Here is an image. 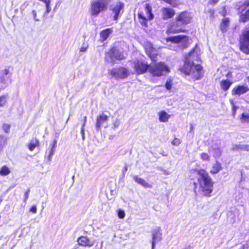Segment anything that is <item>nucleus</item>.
Returning <instances> with one entry per match:
<instances>
[{"mask_svg": "<svg viewBox=\"0 0 249 249\" xmlns=\"http://www.w3.org/2000/svg\"><path fill=\"white\" fill-rule=\"evenodd\" d=\"M196 48L190 52L188 56L186 58L182 71L186 74L192 75L195 80L200 79L203 74L202 67L199 65H195L192 62V56L194 54Z\"/></svg>", "mask_w": 249, "mask_h": 249, "instance_id": "obj_1", "label": "nucleus"}, {"mask_svg": "<svg viewBox=\"0 0 249 249\" xmlns=\"http://www.w3.org/2000/svg\"><path fill=\"white\" fill-rule=\"evenodd\" d=\"M199 177L198 181L199 184L200 191L202 194L209 196L213 190V182L208 173L204 170L197 171Z\"/></svg>", "mask_w": 249, "mask_h": 249, "instance_id": "obj_2", "label": "nucleus"}, {"mask_svg": "<svg viewBox=\"0 0 249 249\" xmlns=\"http://www.w3.org/2000/svg\"><path fill=\"white\" fill-rule=\"evenodd\" d=\"M191 18L192 17L189 13L186 12L180 13L176 18V21L170 25L167 32L171 33L184 32L182 27L184 25L189 24L191 21Z\"/></svg>", "mask_w": 249, "mask_h": 249, "instance_id": "obj_3", "label": "nucleus"}, {"mask_svg": "<svg viewBox=\"0 0 249 249\" xmlns=\"http://www.w3.org/2000/svg\"><path fill=\"white\" fill-rule=\"evenodd\" d=\"M108 2L107 0H93L91 1L89 12L91 15L96 17L100 13L107 9Z\"/></svg>", "mask_w": 249, "mask_h": 249, "instance_id": "obj_4", "label": "nucleus"}, {"mask_svg": "<svg viewBox=\"0 0 249 249\" xmlns=\"http://www.w3.org/2000/svg\"><path fill=\"white\" fill-rule=\"evenodd\" d=\"M149 72L153 76H160L169 72V69L164 63L160 62L153 65H150Z\"/></svg>", "mask_w": 249, "mask_h": 249, "instance_id": "obj_5", "label": "nucleus"}, {"mask_svg": "<svg viewBox=\"0 0 249 249\" xmlns=\"http://www.w3.org/2000/svg\"><path fill=\"white\" fill-rule=\"evenodd\" d=\"M167 41H171L173 45L176 47H180L181 48H185L188 44V37L184 35H178L168 37L167 39Z\"/></svg>", "mask_w": 249, "mask_h": 249, "instance_id": "obj_6", "label": "nucleus"}, {"mask_svg": "<svg viewBox=\"0 0 249 249\" xmlns=\"http://www.w3.org/2000/svg\"><path fill=\"white\" fill-rule=\"evenodd\" d=\"M240 49L244 53L249 54V29L245 30L240 36Z\"/></svg>", "mask_w": 249, "mask_h": 249, "instance_id": "obj_7", "label": "nucleus"}, {"mask_svg": "<svg viewBox=\"0 0 249 249\" xmlns=\"http://www.w3.org/2000/svg\"><path fill=\"white\" fill-rule=\"evenodd\" d=\"M11 74L7 69L0 71V90L6 88L11 82Z\"/></svg>", "mask_w": 249, "mask_h": 249, "instance_id": "obj_8", "label": "nucleus"}, {"mask_svg": "<svg viewBox=\"0 0 249 249\" xmlns=\"http://www.w3.org/2000/svg\"><path fill=\"white\" fill-rule=\"evenodd\" d=\"M239 12L241 14L240 21L245 22L249 20V0H246L239 7Z\"/></svg>", "mask_w": 249, "mask_h": 249, "instance_id": "obj_9", "label": "nucleus"}, {"mask_svg": "<svg viewBox=\"0 0 249 249\" xmlns=\"http://www.w3.org/2000/svg\"><path fill=\"white\" fill-rule=\"evenodd\" d=\"M110 75L116 79L126 78L129 74V71L123 67L115 68L110 71Z\"/></svg>", "mask_w": 249, "mask_h": 249, "instance_id": "obj_10", "label": "nucleus"}, {"mask_svg": "<svg viewBox=\"0 0 249 249\" xmlns=\"http://www.w3.org/2000/svg\"><path fill=\"white\" fill-rule=\"evenodd\" d=\"M151 7L148 4H146L145 7V12L146 16H145L143 13H139L138 17L140 18V21L142 25L146 26V21L147 19H152L153 18V15L152 12Z\"/></svg>", "mask_w": 249, "mask_h": 249, "instance_id": "obj_11", "label": "nucleus"}, {"mask_svg": "<svg viewBox=\"0 0 249 249\" xmlns=\"http://www.w3.org/2000/svg\"><path fill=\"white\" fill-rule=\"evenodd\" d=\"M150 66V65L142 60H137L134 64V70L138 74L144 73L148 70L149 71Z\"/></svg>", "mask_w": 249, "mask_h": 249, "instance_id": "obj_12", "label": "nucleus"}, {"mask_svg": "<svg viewBox=\"0 0 249 249\" xmlns=\"http://www.w3.org/2000/svg\"><path fill=\"white\" fill-rule=\"evenodd\" d=\"M110 57V61H113L114 59L121 60L124 58V55L119 50L113 48L107 54L106 58Z\"/></svg>", "mask_w": 249, "mask_h": 249, "instance_id": "obj_13", "label": "nucleus"}, {"mask_svg": "<svg viewBox=\"0 0 249 249\" xmlns=\"http://www.w3.org/2000/svg\"><path fill=\"white\" fill-rule=\"evenodd\" d=\"M124 5L122 2H117L112 7V11L114 13V19L117 20L118 17L123 10Z\"/></svg>", "mask_w": 249, "mask_h": 249, "instance_id": "obj_14", "label": "nucleus"}, {"mask_svg": "<svg viewBox=\"0 0 249 249\" xmlns=\"http://www.w3.org/2000/svg\"><path fill=\"white\" fill-rule=\"evenodd\" d=\"M249 90L248 86L239 85L235 87L232 90L233 95H240L243 94Z\"/></svg>", "mask_w": 249, "mask_h": 249, "instance_id": "obj_15", "label": "nucleus"}, {"mask_svg": "<svg viewBox=\"0 0 249 249\" xmlns=\"http://www.w3.org/2000/svg\"><path fill=\"white\" fill-rule=\"evenodd\" d=\"M209 152L211 153L215 159L219 157L222 153L219 147V142L212 145L209 149Z\"/></svg>", "mask_w": 249, "mask_h": 249, "instance_id": "obj_16", "label": "nucleus"}, {"mask_svg": "<svg viewBox=\"0 0 249 249\" xmlns=\"http://www.w3.org/2000/svg\"><path fill=\"white\" fill-rule=\"evenodd\" d=\"M77 242L79 246L83 247H92L93 245V243L90 241L89 239L84 236L79 237L77 240Z\"/></svg>", "mask_w": 249, "mask_h": 249, "instance_id": "obj_17", "label": "nucleus"}, {"mask_svg": "<svg viewBox=\"0 0 249 249\" xmlns=\"http://www.w3.org/2000/svg\"><path fill=\"white\" fill-rule=\"evenodd\" d=\"M161 12L163 18L164 19L172 18L175 14L174 10L170 8H163Z\"/></svg>", "mask_w": 249, "mask_h": 249, "instance_id": "obj_18", "label": "nucleus"}, {"mask_svg": "<svg viewBox=\"0 0 249 249\" xmlns=\"http://www.w3.org/2000/svg\"><path fill=\"white\" fill-rule=\"evenodd\" d=\"M162 234L159 231L154 232L153 234L152 249H154L155 245L157 243L159 242L161 240Z\"/></svg>", "mask_w": 249, "mask_h": 249, "instance_id": "obj_19", "label": "nucleus"}, {"mask_svg": "<svg viewBox=\"0 0 249 249\" xmlns=\"http://www.w3.org/2000/svg\"><path fill=\"white\" fill-rule=\"evenodd\" d=\"M108 118V116L104 114H102L99 116L97 117L96 124V128L98 129H99L101 125H102L105 122L107 121Z\"/></svg>", "mask_w": 249, "mask_h": 249, "instance_id": "obj_20", "label": "nucleus"}, {"mask_svg": "<svg viewBox=\"0 0 249 249\" xmlns=\"http://www.w3.org/2000/svg\"><path fill=\"white\" fill-rule=\"evenodd\" d=\"M239 215V213L236 209L229 212L228 213V218L229 221L231 223H234L235 221L236 218L238 217Z\"/></svg>", "mask_w": 249, "mask_h": 249, "instance_id": "obj_21", "label": "nucleus"}, {"mask_svg": "<svg viewBox=\"0 0 249 249\" xmlns=\"http://www.w3.org/2000/svg\"><path fill=\"white\" fill-rule=\"evenodd\" d=\"M133 179L138 183L145 188H151L152 185L147 182L144 179L138 177L137 176H134L133 177Z\"/></svg>", "mask_w": 249, "mask_h": 249, "instance_id": "obj_22", "label": "nucleus"}, {"mask_svg": "<svg viewBox=\"0 0 249 249\" xmlns=\"http://www.w3.org/2000/svg\"><path fill=\"white\" fill-rule=\"evenodd\" d=\"M222 169L221 164L216 160L215 162L213 165L210 172L212 174L218 173Z\"/></svg>", "mask_w": 249, "mask_h": 249, "instance_id": "obj_23", "label": "nucleus"}, {"mask_svg": "<svg viewBox=\"0 0 249 249\" xmlns=\"http://www.w3.org/2000/svg\"><path fill=\"white\" fill-rule=\"evenodd\" d=\"M159 121L160 122H167L168 121L171 115L168 114L165 111L162 110L158 113Z\"/></svg>", "mask_w": 249, "mask_h": 249, "instance_id": "obj_24", "label": "nucleus"}, {"mask_svg": "<svg viewBox=\"0 0 249 249\" xmlns=\"http://www.w3.org/2000/svg\"><path fill=\"white\" fill-rule=\"evenodd\" d=\"M112 32V30L110 28H108L102 31L100 33V37L102 41H104L106 40Z\"/></svg>", "mask_w": 249, "mask_h": 249, "instance_id": "obj_25", "label": "nucleus"}, {"mask_svg": "<svg viewBox=\"0 0 249 249\" xmlns=\"http://www.w3.org/2000/svg\"><path fill=\"white\" fill-rule=\"evenodd\" d=\"M232 84V82L229 80H223L220 83L221 88L225 90H227Z\"/></svg>", "mask_w": 249, "mask_h": 249, "instance_id": "obj_26", "label": "nucleus"}, {"mask_svg": "<svg viewBox=\"0 0 249 249\" xmlns=\"http://www.w3.org/2000/svg\"><path fill=\"white\" fill-rule=\"evenodd\" d=\"M229 25V19L228 18H224L221 25V30L223 32H225L227 30V28Z\"/></svg>", "mask_w": 249, "mask_h": 249, "instance_id": "obj_27", "label": "nucleus"}, {"mask_svg": "<svg viewBox=\"0 0 249 249\" xmlns=\"http://www.w3.org/2000/svg\"><path fill=\"white\" fill-rule=\"evenodd\" d=\"M38 141L36 139H32L28 144V148L30 151L34 150L35 147L38 145Z\"/></svg>", "mask_w": 249, "mask_h": 249, "instance_id": "obj_28", "label": "nucleus"}, {"mask_svg": "<svg viewBox=\"0 0 249 249\" xmlns=\"http://www.w3.org/2000/svg\"><path fill=\"white\" fill-rule=\"evenodd\" d=\"M11 172L10 169L6 166H2L0 170V175L5 176L9 174Z\"/></svg>", "mask_w": 249, "mask_h": 249, "instance_id": "obj_29", "label": "nucleus"}, {"mask_svg": "<svg viewBox=\"0 0 249 249\" xmlns=\"http://www.w3.org/2000/svg\"><path fill=\"white\" fill-rule=\"evenodd\" d=\"M8 96L7 94L2 95L0 96V107H3L6 105Z\"/></svg>", "mask_w": 249, "mask_h": 249, "instance_id": "obj_30", "label": "nucleus"}, {"mask_svg": "<svg viewBox=\"0 0 249 249\" xmlns=\"http://www.w3.org/2000/svg\"><path fill=\"white\" fill-rule=\"evenodd\" d=\"M56 143H57V141L56 140H54L53 142L52 147L51 148V150L50 152V154L49 155L48 158H49V160H51L52 157L53 155V154L54 153L55 148V147L56 146Z\"/></svg>", "mask_w": 249, "mask_h": 249, "instance_id": "obj_31", "label": "nucleus"}, {"mask_svg": "<svg viewBox=\"0 0 249 249\" xmlns=\"http://www.w3.org/2000/svg\"><path fill=\"white\" fill-rule=\"evenodd\" d=\"M241 120L243 122H249V114L245 113H243L242 114Z\"/></svg>", "mask_w": 249, "mask_h": 249, "instance_id": "obj_32", "label": "nucleus"}, {"mask_svg": "<svg viewBox=\"0 0 249 249\" xmlns=\"http://www.w3.org/2000/svg\"><path fill=\"white\" fill-rule=\"evenodd\" d=\"M200 156L201 159L203 160H205V161H209L210 160V156L207 153H202L200 154Z\"/></svg>", "mask_w": 249, "mask_h": 249, "instance_id": "obj_33", "label": "nucleus"}, {"mask_svg": "<svg viewBox=\"0 0 249 249\" xmlns=\"http://www.w3.org/2000/svg\"><path fill=\"white\" fill-rule=\"evenodd\" d=\"M172 84H173L172 80H171V79L167 80V81L166 82L165 85L166 89L168 90H170L171 89Z\"/></svg>", "mask_w": 249, "mask_h": 249, "instance_id": "obj_34", "label": "nucleus"}, {"mask_svg": "<svg viewBox=\"0 0 249 249\" xmlns=\"http://www.w3.org/2000/svg\"><path fill=\"white\" fill-rule=\"evenodd\" d=\"M11 125L8 124H4L2 125V129L5 133H9Z\"/></svg>", "mask_w": 249, "mask_h": 249, "instance_id": "obj_35", "label": "nucleus"}, {"mask_svg": "<svg viewBox=\"0 0 249 249\" xmlns=\"http://www.w3.org/2000/svg\"><path fill=\"white\" fill-rule=\"evenodd\" d=\"M181 142V140L177 138H175L174 140L171 143L175 146L179 145Z\"/></svg>", "mask_w": 249, "mask_h": 249, "instance_id": "obj_36", "label": "nucleus"}, {"mask_svg": "<svg viewBox=\"0 0 249 249\" xmlns=\"http://www.w3.org/2000/svg\"><path fill=\"white\" fill-rule=\"evenodd\" d=\"M125 213L124 210L119 209L118 211V216L120 218H124L125 216Z\"/></svg>", "mask_w": 249, "mask_h": 249, "instance_id": "obj_37", "label": "nucleus"}, {"mask_svg": "<svg viewBox=\"0 0 249 249\" xmlns=\"http://www.w3.org/2000/svg\"><path fill=\"white\" fill-rule=\"evenodd\" d=\"M237 149H240L245 151L249 150V145H241L237 146Z\"/></svg>", "mask_w": 249, "mask_h": 249, "instance_id": "obj_38", "label": "nucleus"}, {"mask_svg": "<svg viewBox=\"0 0 249 249\" xmlns=\"http://www.w3.org/2000/svg\"><path fill=\"white\" fill-rule=\"evenodd\" d=\"M120 125V121L118 120H115L113 124V128L115 129L117 128Z\"/></svg>", "mask_w": 249, "mask_h": 249, "instance_id": "obj_39", "label": "nucleus"}, {"mask_svg": "<svg viewBox=\"0 0 249 249\" xmlns=\"http://www.w3.org/2000/svg\"><path fill=\"white\" fill-rule=\"evenodd\" d=\"M29 192H30V190L28 189V190L25 193V194H24V201L25 202H26L27 200L28 199V198L29 197Z\"/></svg>", "mask_w": 249, "mask_h": 249, "instance_id": "obj_40", "label": "nucleus"}, {"mask_svg": "<svg viewBox=\"0 0 249 249\" xmlns=\"http://www.w3.org/2000/svg\"><path fill=\"white\" fill-rule=\"evenodd\" d=\"M36 211H37V208H36V205H34V206H32V207L30 209V212H32L34 213H36Z\"/></svg>", "mask_w": 249, "mask_h": 249, "instance_id": "obj_41", "label": "nucleus"}, {"mask_svg": "<svg viewBox=\"0 0 249 249\" xmlns=\"http://www.w3.org/2000/svg\"><path fill=\"white\" fill-rule=\"evenodd\" d=\"M32 13L33 18H34V20L35 21H38L39 19L36 18V11H35V10H33Z\"/></svg>", "mask_w": 249, "mask_h": 249, "instance_id": "obj_42", "label": "nucleus"}, {"mask_svg": "<svg viewBox=\"0 0 249 249\" xmlns=\"http://www.w3.org/2000/svg\"><path fill=\"white\" fill-rule=\"evenodd\" d=\"M231 103L233 105L232 106L233 114V115H234V114L235 113V112H236V110L238 108V107H236V106L233 105V101H231Z\"/></svg>", "mask_w": 249, "mask_h": 249, "instance_id": "obj_43", "label": "nucleus"}, {"mask_svg": "<svg viewBox=\"0 0 249 249\" xmlns=\"http://www.w3.org/2000/svg\"><path fill=\"white\" fill-rule=\"evenodd\" d=\"M87 47H82L80 49V52H85L87 51Z\"/></svg>", "mask_w": 249, "mask_h": 249, "instance_id": "obj_44", "label": "nucleus"}, {"mask_svg": "<svg viewBox=\"0 0 249 249\" xmlns=\"http://www.w3.org/2000/svg\"><path fill=\"white\" fill-rule=\"evenodd\" d=\"M219 0H211V3L213 4H215L219 1Z\"/></svg>", "mask_w": 249, "mask_h": 249, "instance_id": "obj_45", "label": "nucleus"}, {"mask_svg": "<svg viewBox=\"0 0 249 249\" xmlns=\"http://www.w3.org/2000/svg\"><path fill=\"white\" fill-rule=\"evenodd\" d=\"M127 167L126 166H125L123 170V174H124V173L126 172L127 171Z\"/></svg>", "mask_w": 249, "mask_h": 249, "instance_id": "obj_46", "label": "nucleus"}, {"mask_svg": "<svg viewBox=\"0 0 249 249\" xmlns=\"http://www.w3.org/2000/svg\"><path fill=\"white\" fill-rule=\"evenodd\" d=\"M84 127H82V128H81V133L83 135H84Z\"/></svg>", "mask_w": 249, "mask_h": 249, "instance_id": "obj_47", "label": "nucleus"}, {"mask_svg": "<svg viewBox=\"0 0 249 249\" xmlns=\"http://www.w3.org/2000/svg\"><path fill=\"white\" fill-rule=\"evenodd\" d=\"M86 121H87V117L85 116L84 118V122H85V123H86Z\"/></svg>", "mask_w": 249, "mask_h": 249, "instance_id": "obj_48", "label": "nucleus"}, {"mask_svg": "<svg viewBox=\"0 0 249 249\" xmlns=\"http://www.w3.org/2000/svg\"><path fill=\"white\" fill-rule=\"evenodd\" d=\"M2 147H3V145L2 144H0V151L1 150Z\"/></svg>", "mask_w": 249, "mask_h": 249, "instance_id": "obj_49", "label": "nucleus"}, {"mask_svg": "<svg viewBox=\"0 0 249 249\" xmlns=\"http://www.w3.org/2000/svg\"><path fill=\"white\" fill-rule=\"evenodd\" d=\"M85 125H86V123H85V122H84V123H83V125H82V127H84Z\"/></svg>", "mask_w": 249, "mask_h": 249, "instance_id": "obj_50", "label": "nucleus"}, {"mask_svg": "<svg viewBox=\"0 0 249 249\" xmlns=\"http://www.w3.org/2000/svg\"><path fill=\"white\" fill-rule=\"evenodd\" d=\"M211 13H212V14H213L214 13V11L213 10H211Z\"/></svg>", "mask_w": 249, "mask_h": 249, "instance_id": "obj_51", "label": "nucleus"}, {"mask_svg": "<svg viewBox=\"0 0 249 249\" xmlns=\"http://www.w3.org/2000/svg\"><path fill=\"white\" fill-rule=\"evenodd\" d=\"M175 50V51H178V49H176Z\"/></svg>", "mask_w": 249, "mask_h": 249, "instance_id": "obj_52", "label": "nucleus"}]
</instances>
